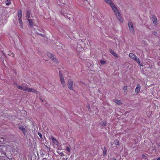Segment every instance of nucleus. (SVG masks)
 <instances>
[{
    "instance_id": "f257e3e1",
    "label": "nucleus",
    "mask_w": 160,
    "mask_h": 160,
    "mask_svg": "<svg viewBox=\"0 0 160 160\" xmlns=\"http://www.w3.org/2000/svg\"><path fill=\"white\" fill-rule=\"evenodd\" d=\"M104 0L106 3L110 4L111 7L112 8V9L115 13L117 18L120 22H122L123 19L121 17V16L119 11L118 10L114 4L113 2H112V1L111 0Z\"/></svg>"
},
{
    "instance_id": "f03ea898",
    "label": "nucleus",
    "mask_w": 160,
    "mask_h": 160,
    "mask_svg": "<svg viewBox=\"0 0 160 160\" xmlns=\"http://www.w3.org/2000/svg\"><path fill=\"white\" fill-rule=\"evenodd\" d=\"M47 55L48 57L51 59L55 62L57 63L58 62L57 59L56 58H55L54 56L51 53L49 52H48L47 53Z\"/></svg>"
},
{
    "instance_id": "7ed1b4c3",
    "label": "nucleus",
    "mask_w": 160,
    "mask_h": 160,
    "mask_svg": "<svg viewBox=\"0 0 160 160\" xmlns=\"http://www.w3.org/2000/svg\"><path fill=\"white\" fill-rule=\"evenodd\" d=\"M68 88L71 90H72L73 89L72 85H73V81L71 79H68Z\"/></svg>"
},
{
    "instance_id": "20e7f679",
    "label": "nucleus",
    "mask_w": 160,
    "mask_h": 160,
    "mask_svg": "<svg viewBox=\"0 0 160 160\" xmlns=\"http://www.w3.org/2000/svg\"><path fill=\"white\" fill-rule=\"evenodd\" d=\"M129 56L131 58L135 61L138 58L134 54L132 53H130L129 55Z\"/></svg>"
},
{
    "instance_id": "39448f33",
    "label": "nucleus",
    "mask_w": 160,
    "mask_h": 160,
    "mask_svg": "<svg viewBox=\"0 0 160 160\" xmlns=\"http://www.w3.org/2000/svg\"><path fill=\"white\" fill-rule=\"evenodd\" d=\"M128 24L130 30L132 31V32L133 34H134V28L133 26L132 22H128Z\"/></svg>"
},
{
    "instance_id": "423d86ee",
    "label": "nucleus",
    "mask_w": 160,
    "mask_h": 160,
    "mask_svg": "<svg viewBox=\"0 0 160 160\" xmlns=\"http://www.w3.org/2000/svg\"><path fill=\"white\" fill-rule=\"evenodd\" d=\"M19 128L20 130L22 132L24 135L25 136H27L26 133L27 132V130L25 128L24 126H22L20 127H19Z\"/></svg>"
},
{
    "instance_id": "0eeeda50",
    "label": "nucleus",
    "mask_w": 160,
    "mask_h": 160,
    "mask_svg": "<svg viewBox=\"0 0 160 160\" xmlns=\"http://www.w3.org/2000/svg\"><path fill=\"white\" fill-rule=\"evenodd\" d=\"M27 92H33L36 93V94H38V92H37L34 88H28Z\"/></svg>"
},
{
    "instance_id": "6e6552de",
    "label": "nucleus",
    "mask_w": 160,
    "mask_h": 160,
    "mask_svg": "<svg viewBox=\"0 0 160 160\" xmlns=\"http://www.w3.org/2000/svg\"><path fill=\"white\" fill-rule=\"evenodd\" d=\"M53 143L56 145H58V141L55 139L53 137H52L51 138Z\"/></svg>"
},
{
    "instance_id": "1a4fd4ad",
    "label": "nucleus",
    "mask_w": 160,
    "mask_h": 160,
    "mask_svg": "<svg viewBox=\"0 0 160 160\" xmlns=\"http://www.w3.org/2000/svg\"><path fill=\"white\" fill-rule=\"evenodd\" d=\"M109 51L112 54L115 58H118L117 54L112 49H110L109 50Z\"/></svg>"
},
{
    "instance_id": "9d476101",
    "label": "nucleus",
    "mask_w": 160,
    "mask_h": 160,
    "mask_svg": "<svg viewBox=\"0 0 160 160\" xmlns=\"http://www.w3.org/2000/svg\"><path fill=\"white\" fill-rule=\"evenodd\" d=\"M18 19L21 18L22 16V11L21 10H19L18 11Z\"/></svg>"
},
{
    "instance_id": "9b49d317",
    "label": "nucleus",
    "mask_w": 160,
    "mask_h": 160,
    "mask_svg": "<svg viewBox=\"0 0 160 160\" xmlns=\"http://www.w3.org/2000/svg\"><path fill=\"white\" fill-rule=\"evenodd\" d=\"M152 19L154 24H157L158 23L157 18L155 16H153L152 17Z\"/></svg>"
},
{
    "instance_id": "f8f14e48",
    "label": "nucleus",
    "mask_w": 160,
    "mask_h": 160,
    "mask_svg": "<svg viewBox=\"0 0 160 160\" xmlns=\"http://www.w3.org/2000/svg\"><path fill=\"white\" fill-rule=\"evenodd\" d=\"M140 88L141 87L140 85L139 84H138L135 90V92L137 93H138L140 91Z\"/></svg>"
},
{
    "instance_id": "ddd939ff",
    "label": "nucleus",
    "mask_w": 160,
    "mask_h": 160,
    "mask_svg": "<svg viewBox=\"0 0 160 160\" xmlns=\"http://www.w3.org/2000/svg\"><path fill=\"white\" fill-rule=\"evenodd\" d=\"M27 20L28 21L29 25L30 27L31 28L32 27L33 25V23L32 22V20L29 18H27Z\"/></svg>"
},
{
    "instance_id": "4468645a",
    "label": "nucleus",
    "mask_w": 160,
    "mask_h": 160,
    "mask_svg": "<svg viewBox=\"0 0 160 160\" xmlns=\"http://www.w3.org/2000/svg\"><path fill=\"white\" fill-rule=\"evenodd\" d=\"M60 80L61 83L62 84V85L63 87H65L66 85L64 79V78H60Z\"/></svg>"
},
{
    "instance_id": "2eb2a0df",
    "label": "nucleus",
    "mask_w": 160,
    "mask_h": 160,
    "mask_svg": "<svg viewBox=\"0 0 160 160\" xmlns=\"http://www.w3.org/2000/svg\"><path fill=\"white\" fill-rule=\"evenodd\" d=\"M18 21L20 24V27L22 28H23V23L21 18L18 19Z\"/></svg>"
},
{
    "instance_id": "dca6fc26",
    "label": "nucleus",
    "mask_w": 160,
    "mask_h": 160,
    "mask_svg": "<svg viewBox=\"0 0 160 160\" xmlns=\"http://www.w3.org/2000/svg\"><path fill=\"white\" fill-rule=\"evenodd\" d=\"M30 11L29 10H28L27 11V12L26 13V17L28 18L30 17Z\"/></svg>"
},
{
    "instance_id": "f3484780",
    "label": "nucleus",
    "mask_w": 160,
    "mask_h": 160,
    "mask_svg": "<svg viewBox=\"0 0 160 160\" xmlns=\"http://www.w3.org/2000/svg\"><path fill=\"white\" fill-rule=\"evenodd\" d=\"M136 61L137 62L138 64H139L140 66H142V63H141L140 61L139 60V58L137 59Z\"/></svg>"
},
{
    "instance_id": "a211bd4d",
    "label": "nucleus",
    "mask_w": 160,
    "mask_h": 160,
    "mask_svg": "<svg viewBox=\"0 0 160 160\" xmlns=\"http://www.w3.org/2000/svg\"><path fill=\"white\" fill-rule=\"evenodd\" d=\"M114 102L118 105H120L121 103V101L117 99L115 100Z\"/></svg>"
},
{
    "instance_id": "6ab92c4d",
    "label": "nucleus",
    "mask_w": 160,
    "mask_h": 160,
    "mask_svg": "<svg viewBox=\"0 0 160 160\" xmlns=\"http://www.w3.org/2000/svg\"><path fill=\"white\" fill-rule=\"evenodd\" d=\"M115 144L118 146L119 145V142L118 140L116 139L114 140Z\"/></svg>"
},
{
    "instance_id": "aec40b11",
    "label": "nucleus",
    "mask_w": 160,
    "mask_h": 160,
    "mask_svg": "<svg viewBox=\"0 0 160 160\" xmlns=\"http://www.w3.org/2000/svg\"><path fill=\"white\" fill-rule=\"evenodd\" d=\"M28 88L23 86L22 90L24 91H28Z\"/></svg>"
},
{
    "instance_id": "412c9836",
    "label": "nucleus",
    "mask_w": 160,
    "mask_h": 160,
    "mask_svg": "<svg viewBox=\"0 0 160 160\" xmlns=\"http://www.w3.org/2000/svg\"><path fill=\"white\" fill-rule=\"evenodd\" d=\"M59 76L60 78H63V74L61 72V71H59Z\"/></svg>"
},
{
    "instance_id": "4be33fe9",
    "label": "nucleus",
    "mask_w": 160,
    "mask_h": 160,
    "mask_svg": "<svg viewBox=\"0 0 160 160\" xmlns=\"http://www.w3.org/2000/svg\"><path fill=\"white\" fill-rule=\"evenodd\" d=\"M101 125L102 126H105L106 125V122H102L101 123Z\"/></svg>"
},
{
    "instance_id": "5701e85b",
    "label": "nucleus",
    "mask_w": 160,
    "mask_h": 160,
    "mask_svg": "<svg viewBox=\"0 0 160 160\" xmlns=\"http://www.w3.org/2000/svg\"><path fill=\"white\" fill-rule=\"evenodd\" d=\"M104 150L103 151V154L104 155H106L107 151L105 147H104Z\"/></svg>"
},
{
    "instance_id": "b1692460",
    "label": "nucleus",
    "mask_w": 160,
    "mask_h": 160,
    "mask_svg": "<svg viewBox=\"0 0 160 160\" xmlns=\"http://www.w3.org/2000/svg\"><path fill=\"white\" fill-rule=\"evenodd\" d=\"M100 62L102 64H104L106 63L105 61L103 60H101L100 61Z\"/></svg>"
},
{
    "instance_id": "393cba45",
    "label": "nucleus",
    "mask_w": 160,
    "mask_h": 160,
    "mask_svg": "<svg viewBox=\"0 0 160 160\" xmlns=\"http://www.w3.org/2000/svg\"><path fill=\"white\" fill-rule=\"evenodd\" d=\"M58 153L60 155V156H61V157H62V156H65V154H64L62 152H60V153L59 152H58Z\"/></svg>"
},
{
    "instance_id": "a878e982",
    "label": "nucleus",
    "mask_w": 160,
    "mask_h": 160,
    "mask_svg": "<svg viewBox=\"0 0 160 160\" xmlns=\"http://www.w3.org/2000/svg\"><path fill=\"white\" fill-rule=\"evenodd\" d=\"M123 89L125 90L124 92H126L127 91V86H125L123 88Z\"/></svg>"
},
{
    "instance_id": "bb28decb",
    "label": "nucleus",
    "mask_w": 160,
    "mask_h": 160,
    "mask_svg": "<svg viewBox=\"0 0 160 160\" xmlns=\"http://www.w3.org/2000/svg\"><path fill=\"white\" fill-rule=\"evenodd\" d=\"M38 135L42 139V134L39 132H38Z\"/></svg>"
},
{
    "instance_id": "cd10ccee",
    "label": "nucleus",
    "mask_w": 160,
    "mask_h": 160,
    "mask_svg": "<svg viewBox=\"0 0 160 160\" xmlns=\"http://www.w3.org/2000/svg\"><path fill=\"white\" fill-rule=\"evenodd\" d=\"M66 150L68 152H70V149L69 147L68 146L66 147Z\"/></svg>"
},
{
    "instance_id": "c85d7f7f",
    "label": "nucleus",
    "mask_w": 160,
    "mask_h": 160,
    "mask_svg": "<svg viewBox=\"0 0 160 160\" xmlns=\"http://www.w3.org/2000/svg\"><path fill=\"white\" fill-rule=\"evenodd\" d=\"M14 84L18 88L19 87V85L18 83H16V82H14Z\"/></svg>"
},
{
    "instance_id": "c756f323",
    "label": "nucleus",
    "mask_w": 160,
    "mask_h": 160,
    "mask_svg": "<svg viewBox=\"0 0 160 160\" xmlns=\"http://www.w3.org/2000/svg\"><path fill=\"white\" fill-rule=\"evenodd\" d=\"M23 86H20L19 87L18 89L22 90Z\"/></svg>"
},
{
    "instance_id": "7c9ffc66",
    "label": "nucleus",
    "mask_w": 160,
    "mask_h": 160,
    "mask_svg": "<svg viewBox=\"0 0 160 160\" xmlns=\"http://www.w3.org/2000/svg\"><path fill=\"white\" fill-rule=\"evenodd\" d=\"M11 56H12V57H13L15 56V54L14 53L12 52L11 53Z\"/></svg>"
},
{
    "instance_id": "2f4dec72",
    "label": "nucleus",
    "mask_w": 160,
    "mask_h": 160,
    "mask_svg": "<svg viewBox=\"0 0 160 160\" xmlns=\"http://www.w3.org/2000/svg\"><path fill=\"white\" fill-rule=\"evenodd\" d=\"M11 4V2H7L6 3V5L7 6H8L9 5H10V4Z\"/></svg>"
},
{
    "instance_id": "473e14b6",
    "label": "nucleus",
    "mask_w": 160,
    "mask_h": 160,
    "mask_svg": "<svg viewBox=\"0 0 160 160\" xmlns=\"http://www.w3.org/2000/svg\"><path fill=\"white\" fill-rule=\"evenodd\" d=\"M153 34L154 35L156 36V35L157 34V33L155 31L153 32Z\"/></svg>"
},
{
    "instance_id": "72a5a7b5",
    "label": "nucleus",
    "mask_w": 160,
    "mask_h": 160,
    "mask_svg": "<svg viewBox=\"0 0 160 160\" xmlns=\"http://www.w3.org/2000/svg\"><path fill=\"white\" fill-rule=\"evenodd\" d=\"M11 52H10V51H9V52H8V55H9V56H11Z\"/></svg>"
},
{
    "instance_id": "f704fd0d",
    "label": "nucleus",
    "mask_w": 160,
    "mask_h": 160,
    "mask_svg": "<svg viewBox=\"0 0 160 160\" xmlns=\"http://www.w3.org/2000/svg\"><path fill=\"white\" fill-rule=\"evenodd\" d=\"M42 160H48L46 158H43Z\"/></svg>"
},
{
    "instance_id": "c9c22d12",
    "label": "nucleus",
    "mask_w": 160,
    "mask_h": 160,
    "mask_svg": "<svg viewBox=\"0 0 160 160\" xmlns=\"http://www.w3.org/2000/svg\"><path fill=\"white\" fill-rule=\"evenodd\" d=\"M62 159V160H67V159H68V158H63Z\"/></svg>"
},
{
    "instance_id": "e433bc0d",
    "label": "nucleus",
    "mask_w": 160,
    "mask_h": 160,
    "mask_svg": "<svg viewBox=\"0 0 160 160\" xmlns=\"http://www.w3.org/2000/svg\"><path fill=\"white\" fill-rule=\"evenodd\" d=\"M146 156L144 155H142V157L143 158H144Z\"/></svg>"
},
{
    "instance_id": "4c0bfd02",
    "label": "nucleus",
    "mask_w": 160,
    "mask_h": 160,
    "mask_svg": "<svg viewBox=\"0 0 160 160\" xmlns=\"http://www.w3.org/2000/svg\"><path fill=\"white\" fill-rule=\"evenodd\" d=\"M1 139H2V140H3V141H4V139H3V137H1Z\"/></svg>"
},
{
    "instance_id": "58836bf2",
    "label": "nucleus",
    "mask_w": 160,
    "mask_h": 160,
    "mask_svg": "<svg viewBox=\"0 0 160 160\" xmlns=\"http://www.w3.org/2000/svg\"><path fill=\"white\" fill-rule=\"evenodd\" d=\"M157 160H160V157L158 158Z\"/></svg>"
},
{
    "instance_id": "ea45409f",
    "label": "nucleus",
    "mask_w": 160,
    "mask_h": 160,
    "mask_svg": "<svg viewBox=\"0 0 160 160\" xmlns=\"http://www.w3.org/2000/svg\"><path fill=\"white\" fill-rule=\"evenodd\" d=\"M40 100H41L42 102H43V100L41 98V99H40Z\"/></svg>"
},
{
    "instance_id": "a19ab883",
    "label": "nucleus",
    "mask_w": 160,
    "mask_h": 160,
    "mask_svg": "<svg viewBox=\"0 0 160 160\" xmlns=\"http://www.w3.org/2000/svg\"><path fill=\"white\" fill-rule=\"evenodd\" d=\"M113 160H116V159L115 158H112Z\"/></svg>"
},
{
    "instance_id": "79ce46f5",
    "label": "nucleus",
    "mask_w": 160,
    "mask_h": 160,
    "mask_svg": "<svg viewBox=\"0 0 160 160\" xmlns=\"http://www.w3.org/2000/svg\"><path fill=\"white\" fill-rule=\"evenodd\" d=\"M10 1V0H7V2H9Z\"/></svg>"
},
{
    "instance_id": "37998d69",
    "label": "nucleus",
    "mask_w": 160,
    "mask_h": 160,
    "mask_svg": "<svg viewBox=\"0 0 160 160\" xmlns=\"http://www.w3.org/2000/svg\"><path fill=\"white\" fill-rule=\"evenodd\" d=\"M77 51H78V48H77Z\"/></svg>"
},
{
    "instance_id": "c03bdc74",
    "label": "nucleus",
    "mask_w": 160,
    "mask_h": 160,
    "mask_svg": "<svg viewBox=\"0 0 160 160\" xmlns=\"http://www.w3.org/2000/svg\"><path fill=\"white\" fill-rule=\"evenodd\" d=\"M88 2V0H86Z\"/></svg>"
},
{
    "instance_id": "a18cd8bd",
    "label": "nucleus",
    "mask_w": 160,
    "mask_h": 160,
    "mask_svg": "<svg viewBox=\"0 0 160 160\" xmlns=\"http://www.w3.org/2000/svg\"><path fill=\"white\" fill-rule=\"evenodd\" d=\"M88 108H89V107H88Z\"/></svg>"
}]
</instances>
